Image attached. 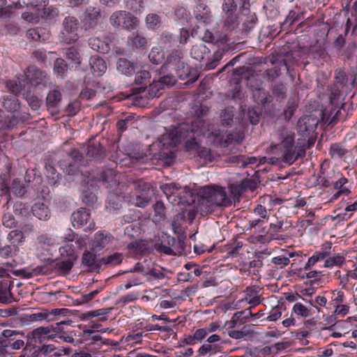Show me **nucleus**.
I'll return each mask as SVG.
<instances>
[{
	"mask_svg": "<svg viewBox=\"0 0 357 357\" xmlns=\"http://www.w3.org/2000/svg\"><path fill=\"white\" fill-rule=\"evenodd\" d=\"M172 185H169V183L165 184L161 187L163 192L165 194L167 199L174 204H185L188 203L190 204L191 202H194L193 199L191 200H188L187 199L188 196H191L192 192L189 190H184L185 195L181 196L180 193H176L174 191H172Z\"/></svg>",
	"mask_w": 357,
	"mask_h": 357,
	"instance_id": "19",
	"label": "nucleus"
},
{
	"mask_svg": "<svg viewBox=\"0 0 357 357\" xmlns=\"http://www.w3.org/2000/svg\"><path fill=\"white\" fill-rule=\"evenodd\" d=\"M209 53V49L204 43L194 45L190 50L192 58L197 61H202Z\"/></svg>",
	"mask_w": 357,
	"mask_h": 357,
	"instance_id": "46",
	"label": "nucleus"
},
{
	"mask_svg": "<svg viewBox=\"0 0 357 357\" xmlns=\"http://www.w3.org/2000/svg\"><path fill=\"white\" fill-rule=\"evenodd\" d=\"M239 6L240 10L243 13L248 12L250 9L249 0H224L222 9L224 14H236V9Z\"/></svg>",
	"mask_w": 357,
	"mask_h": 357,
	"instance_id": "23",
	"label": "nucleus"
},
{
	"mask_svg": "<svg viewBox=\"0 0 357 357\" xmlns=\"http://www.w3.org/2000/svg\"><path fill=\"white\" fill-rule=\"evenodd\" d=\"M85 20L89 23V27L93 28L97 24L98 18L100 16V10L95 7H89L85 11Z\"/></svg>",
	"mask_w": 357,
	"mask_h": 357,
	"instance_id": "47",
	"label": "nucleus"
},
{
	"mask_svg": "<svg viewBox=\"0 0 357 357\" xmlns=\"http://www.w3.org/2000/svg\"><path fill=\"white\" fill-rule=\"evenodd\" d=\"M19 251V248L14 245H6L0 248V257L3 258L12 257Z\"/></svg>",
	"mask_w": 357,
	"mask_h": 357,
	"instance_id": "61",
	"label": "nucleus"
},
{
	"mask_svg": "<svg viewBox=\"0 0 357 357\" xmlns=\"http://www.w3.org/2000/svg\"><path fill=\"white\" fill-rule=\"evenodd\" d=\"M156 221H161L165 218V207L162 202L158 201L153 205Z\"/></svg>",
	"mask_w": 357,
	"mask_h": 357,
	"instance_id": "63",
	"label": "nucleus"
},
{
	"mask_svg": "<svg viewBox=\"0 0 357 357\" xmlns=\"http://www.w3.org/2000/svg\"><path fill=\"white\" fill-rule=\"evenodd\" d=\"M68 65L66 61L62 58H57L54 63V72L58 76L63 77L64 74L67 72Z\"/></svg>",
	"mask_w": 357,
	"mask_h": 357,
	"instance_id": "56",
	"label": "nucleus"
},
{
	"mask_svg": "<svg viewBox=\"0 0 357 357\" xmlns=\"http://www.w3.org/2000/svg\"><path fill=\"white\" fill-rule=\"evenodd\" d=\"M113 241L114 236L110 233L99 231L95 234L91 241L92 250L96 252L100 251L111 245Z\"/></svg>",
	"mask_w": 357,
	"mask_h": 357,
	"instance_id": "21",
	"label": "nucleus"
},
{
	"mask_svg": "<svg viewBox=\"0 0 357 357\" xmlns=\"http://www.w3.org/2000/svg\"><path fill=\"white\" fill-rule=\"evenodd\" d=\"M237 151L238 149L233 144L224 147V149L222 150L223 157L222 160L225 163H230L238 165L241 167H245L248 165L245 158L244 155L240 154L237 155Z\"/></svg>",
	"mask_w": 357,
	"mask_h": 357,
	"instance_id": "17",
	"label": "nucleus"
},
{
	"mask_svg": "<svg viewBox=\"0 0 357 357\" xmlns=\"http://www.w3.org/2000/svg\"><path fill=\"white\" fill-rule=\"evenodd\" d=\"M222 19L223 24L222 31L224 33V36L220 40L222 43H227L231 40V34L238 28V21L236 14H224Z\"/></svg>",
	"mask_w": 357,
	"mask_h": 357,
	"instance_id": "15",
	"label": "nucleus"
},
{
	"mask_svg": "<svg viewBox=\"0 0 357 357\" xmlns=\"http://www.w3.org/2000/svg\"><path fill=\"white\" fill-rule=\"evenodd\" d=\"M278 143L274 145L275 149L282 153L281 160L288 165H291L294 159L293 148L295 144V133L290 129L281 126L277 130Z\"/></svg>",
	"mask_w": 357,
	"mask_h": 357,
	"instance_id": "5",
	"label": "nucleus"
},
{
	"mask_svg": "<svg viewBox=\"0 0 357 357\" xmlns=\"http://www.w3.org/2000/svg\"><path fill=\"white\" fill-rule=\"evenodd\" d=\"M10 191H12L16 197H22L26 192L25 184L19 178H15L13 180L11 185L10 186Z\"/></svg>",
	"mask_w": 357,
	"mask_h": 357,
	"instance_id": "52",
	"label": "nucleus"
},
{
	"mask_svg": "<svg viewBox=\"0 0 357 357\" xmlns=\"http://www.w3.org/2000/svg\"><path fill=\"white\" fill-rule=\"evenodd\" d=\"M6 87L8 90L11 92L15 96L20 93L25 87V82L24 80H9L6 82Z\"/></svg>",
	"mask_w": 357,
	"mask_h": 357,
	"instance_id": "53",
	"label": "nucleus"
},
{
	"mask_svg": "<svg viewBox=\"0 0 357 357\" xmlns=\"http://www.w3.org/2000/svg\"><path fill=\"white\" fill-rule=\"evenodd\" d=\"M173 70L175 72L176 75L180 79L185 80V79H188V80H187L188 83H193L194 82L196 81V79L197 78V75H195V76L192 78L190 77V74H191V70H190V68L189 67V66L188 64L185 63V62L183 63V65H181L180 67L175 68Z\"/></svg>",
	"mask_w": 357,
	"mask_h": 357,
	"instance_id": "41",
	"label": "nucleus"
},
{
	"mask_svg": "<svg viewBox=\"0 0 357 357\" xmlns=\"http://www.w3.org/2000/svg\"><path fill=\"white\" fill-rule=\"evenodd\" d=\"M234 107H227L220 113V120L222 126H231L234 116Z\"/></svg>",
	"mask_w": 357,
	"mask_h": 357,
	"instance_id": "50",
	"label": "nucleus"
},
{
	"mask_svg": "<svg viewBox=\"0 0 357 357\" xmlns=\"http://www.w3.org/2000/svg\"><path fill=\"white\" fill-rule=\"evenodd\" d=\"M128 44L133 48L144 50L149 44V39L139 31L132 33L128 38Z\"/></svg>",
	"mask_w": 357,
	"mask_h": 357,
	"instance_id": "31",
	"label": "nucleus"
},
{
	"mask_svg": "<svg viewBox=\"0 0 357 357\" xmlns=\"http://www.w3.org/2000/svg\"><path fill=\"white\" fill-rule=\"evenodd\" d=\"M205 122L200 118H196L191 122V124L183 123L176 128L170 130L160 138L162 151L160 157L172 158L173 151L172 149L181 143L182 140L186 139L190 135L195 136V134L199 135L203 132Z\"/></svg>",
	"mask_w": 357,
	"mask_h": 357,
	"instance_id": "2",
	"label": "nucleus"
},
{
	"mask_svg": "<svg viewBox=\"0 0 357 357\" xmlns=\"http://www.w3.org/2000/svg\"><path fill=\"white\" fill-rule=\"evenodd\" d=\"M165 58L163 51L160 47H153L149 54V59L153 64H159Z\"/></svg>",
	"mask_w": 357,
	"mask_h": 357,
	"instance_id": "57",
	"label": "nucleus"
},
{
	"mask_svg": "<svg viewBox=\"0 0 357 357\" xmlns=\"http://www.w3.org/2000/svg\"><path fill=\"white\" fill-rule=\"evenodd\" d=\"M154 248L168 255H181L185 253V242L182 237L176 239L170 236H162L161 242L155 243Z\"/></svg>",
	"mask_w": 357,
	"mask_h": 357,
	"instance_id": "7",
	"label": "nucleus"
},
{
	"mask_svg": "<svg viewBox=\"0 0 357 357\" xmlns=\"http://www.w3.org/2000/svg\"><path fill=\"white\" fill-rule=\"evenodd\" d=\"M62 100V94L58 89L50 91L46 98V107L52 116H56L60 114L59 105Z\"/></svg>",
	"mask_w": 357,
	"mask_h": 357,
	"instance_id": "20",
	"label": "nucleus"
},
{
	"mask_svg": "<svg viewBox=\"0 0 357 357\" xmlns=\"http://www.w3.org/2000/svg\"><path fill=\"white\" fill-rule=\"evenodd\" d=\"M63 54L66 58L70 60L77 66H79L82 63V56L79 53V49L75 46L63 48Z\"/></svg>",
	"mask_w": 357,
	"mask_h": 357,
	"instance_id": "44",
	"label": "nucleus"
},
{
	"mask_svg": "<svg viewBox=\"0 0 357 357\" xmlns=\"http://www.w3.org/2000/svg\"><path fill=\"white\" fill-rule=\"evenodd\" d=\"M82 266L84 271L99 273L101 268L100 258L97 259L93 252L86 250L82 257Z\"/></svg>",
	"mask_w": 357,
	"mask_h": 357,
	"instance_id": "18",
	"label": "nucleus"
},
{
	"mask_svg": "<svg viewBox=\"0 0 357 357\" xmlns=\"http://www.w3.org/2000/svg\"><path fill=\"white\" fill-rule=\"evenodd\" d=\"M281 75L280 67L275 66L272 68L266 69L263 73V77L268 82H276L275 79Z\"/></svg>",
	"mask_w": 357,
	"mask_h": 357,
	"instance_id": "55",
	"label": "nucleus"
},
{
	"mask_svg": "<svg viewBox=\"0 0 357 357\" xmlns=\"http://www.w3.org/2000/svg\"><path fill=\"white\" fill-rule=\"evenodd\" d=\"M244 314H234L231 319L225 323V326L228 328H235L241 326L248 321L250 319L257 316L259 314H250L247 316H243Z\"/></svg>",
	"mask_w": 357,
	"mask_h": 357,
	"instance_id": "40",
	"label": "nucleus"
},
{
	"mask_svg": "<svg viewBox=\"0 0 357 357\" xmlns=\"http://www.w3.org/2000/svg\"><path fill=\"white\" fill-rule=\"evenodd\" d=\"M109 21L114 28H122L128 31L135 29L139 24V20L137 17L126 10L114 12L110 15Z\"/></svg>",
	"mask_w": 357,
	"mask_h": 357,
	"instance_id": "8",
	"label": "nucleus"
},
{
	"mask_svg": "<svg viewBox=\"0 0 357 357\" xmlns=\"http://www.w3.org/2000/svg\"><path fill=\"white\" fill-rule=\"evenodd\" d=\"M88 44L93 50L102 54H106L110 50L109 43L99 37H91L88 40Z\"/></svg>",
	"mask_w": 357,
	"mask_h": 357,
	"instance_id": "35",
	"label": "nucleus"
},
{
	"mask_svg": "<svg viewBox=\"0 0 357 357\" xmlns=\"http://www.w3.org/2000/svg\"><path fill=\"white\" fill-rule=\"evenodd\" d=\"M352 79L349 83V78L345 72H344L342 69H337L335 71V81L334 82L338 84V85L343 86H351L352 89L354 87L356 81V74L353 73Z\"/></svg>",
	"mask_w": 357,
	"mask_h": 357,
	"instance_id": "37",
	"label": "nucleus"
},
{
	"mask_svg": "<svg viewBox=\"0 0 357 357\" xmlns=\"http://www.w3.org/2000/svg\"><path fill=\"white\" fill-rule=\"evenodd\" d=\"M195 17L199 22L208 24L212 17L211 12L207 6L201 3L197 7Z\"/></svg>",
	"mask_w": 357,
	"mask_h": 357,
	"instance_id": "43",
	"label": "nucleus"
},
{
	"mask_svg": "<svg viewBox=\"0 0 357 357\" xmlns=\"http://www.w3.org/2000/svg\"><path fill=\"white\" fill-rule=\"evenodd\" d=\"M145 22L149 29H155L160 23V17L155 13H150L146 16Z\"/></svg>",
	"mask_w": 357,
	"mask_h": 357,
	"instance_id": "64",
	"label": "nucleus"
},
{
	"mask_svg": "<svg viewBox=\"0 0 357 357\" xmlns=\"http://www.w3.org/2000/svg\"><path fill=\"white\" fill-rule=\"evenodd\" d=\"M131 187L135 192L130 197V202L137 207L144 208L146 206L155 194L151 184L139 179L134 181Z\"/></svg>",
	"mask_w": 357,
	"mask_h": 357,
	"instance_id": "6",
	"label": "nucleus"
},
{
	"mask_svg": "<svg viewBox=\"0 0 357 357\" xmlns=\"http://www.w3.org/2000/svg\"><path fill=\"white\" fill-rule=\"evenodd\" d=\"M252 97L257 103L261 104L263 106L272 102V98L270 94L263 88L257 87L253 89Z\"/></svg>",
	"mask_w": 357,
	"mask_h": 357,
	"instance_id": "36",
	"label": "nucleus"
},
{
	"mask_svg": "<svg viewBox=\"0 0 357 357\" xmlns=\"http://www.w3.org/2000/svg\"><path fill=\"white\" fill-rule=\"evenodd\" d=\"M272 102L275 100L277 102H282L287 97L288 89L287 84L282 82H273L269 87Z\"/></svg>",
	"mask_w": 357,
	"mask_h": 357,
	"instance_id": "27",
	"label": "nucleus"
},
{
	"mask_svg": "<svg viewBox=\"0 0 357 357\" xmlns=\"http://www.w3.org/2000/svg\"><path fill=\"white\" fill-rule=\"evenodd\" d=\"M33 215L40 220L46 221L50 218L48 207L43 203H36L31 207Z\"/></svg>",
	"mask_w": 357,
	"mask_h": 357,
	"instance_id": "39",
	"label": "nucleus"
},
{
	"mask_svg": "<svg viewBox=\"0 0 357 357\" xmlns=\"http://www.w3.org/2000/svg\"><path fill=\"white\" fill-rule=\"evenodd\" d=\"M79 24V20L76 17H66L62 23L63 29L59 36L61 43L66 45L75 43L78 38L77 31Z\"/></svg>",
	"mask_w": 357,
	"mask_h": 357,
	"instance_id": "10",
	"label": "nucleus"
},
{
	"mask_svg": "<svg viewBox=\"0 0 357 357\" xmlns=\"http://www.w3.org/2000/svg\"><path fill=\"white\" fill-rule=\"evenodd\" d=\"M260 289L258 286L248 287L245 289V301L249 304L257 305L260 303L259 292Z\"/></svg>",
	"mask_w": 357,
	"mask_h": 357,
	"instance_id": "48",
	"label": "nucleus"
},
{
	"mask_svg": "<svg viewBox=\"0 0 357 357\" xmlns=\"http://www.w3.org/2000/svg\"><path fill=\"white\" fill-rule=\"evenodd\" d=\"M351 90V86L338 85L335 82L331 86L330 100L333 108L331 115L326 120L328 125L335 124L337 122L340 110L344 108L345 105L343 101Z\"/></svg>",
	"mask_w": 357,
	"mask_h": 357,
	"instance_id": "4",
	"label": "nucleus"
},
{
	"mask_svg": "<svg viewBox=\"0 0 357 357\" xmlns=\"http://www.w3.org/2000/svg\"><path fill=\"white\" fill-rule=\"evenodd\" d=\"M24 98L33 110L38 109L42 104V100L30 91L24 93Z\"/></svg>",
	"mask_w": 357,
	"mask_h": 357,
	"instance_id": "54",
	"label": "nucleus"
},
{
	"mask_svg": "<svg viewBox=\"0 0 357 357\" xmlns=\"http://www.w3.org/2000/svg\"><path fill=\"white\" fill-rule=\"evenodd\" d=\"M183 54L181 50H174L167 56L165 65L162 66V70L169 68L171 71L175 68H178L183 65Z\"/></svg>",
	"mask_w": 357,
	"mask_h": 357,
	"instance_id": "28",
	"label": "nucleus"
},
{
	"mask_svg": "<svg viewBox=\"0 0 357 357\" xmlns=\"http://www.w3.org/2000/svg\"><path fill=\"white\" fill-rule=\"evenodd\" d=\"M82 199L84 204L90 206H93L98 200L96 193L89 188L84 190L82 192Z\"/></svg>",
	"mask_w": 357,
	"mask_h": 357,
	"instance_id": "60",
	"label": "nucleus"
},
{
	"mask_svg": "<svg viewBox=\"0 0 357 357\" xmlns=\"http://www.w3.org/2000/svg\"><path fill=\"white\" fill-rule=\"evenodd\" d=\"M123 261V255L121 253L115 252L105 257L100 258V264L114 266L120 264Z\"/></svg>",
	"mask_w": 357,
	"mask_h": 357,
	"instance_id": "51",
	"label": "nucleus"
},
{
	"mask_svg": "<svg viewBox=\"0 0 357 357\" xmlns=\"http://www.w3.org/2000/svg\"><path fill=\"white\" fill-rule=\"evenodd\" d=\"M199 155L208 162L216 160L220 157L219 154L215 153L211 149L206 148L201 149L197 151Z\"/></svg>",
	"mask_w": 357,
	"mask_h": 357,
	"instance_id": "62",
	"label": "nucleus"
},
{
	"mask_svg": "<svg viewBox=\"0 0 357 357\" xmlns=\"http://www.w3.org/2000/svg\"><path fill=\"white\" fill-rule=\"evenodd\" d=\"M153 320H159L160 321H163L165 324H151L148 327L147 331H153L158 330L162 331H169L171 330V326H175L176 324L177 319H171L168 317L167 314H161L160 315H158L157 314H153L152 316Z\"/></svg>",
	"mask_w": 357,
	"mask_h": 357,
	"instance_id": "26",
	"label": "nucleus"
},
{
	"mask_svg": "<svg viewBox=\"0 0 357 357\" xmlns=\"http://www.w3.org/2000/svg\"><path fill=\"white\" fill-rule=\"evenodd\" d=\"M24 75L27 82L39 89L46 87L50 81L47 73L33 65L26 68Z\"/></svg>",
	"mask_w": 357,
	"mask_h": 357,
	"instance_id": "11",
	"label": "nucleus"
},
{
	"mask_svg": "<svg viewBox=\"0 0 357 357\" xmlns=\"http://www.w3.org/2000/svg\"><path fill=\"white\" fill-rule=\"evenodd\" d=\"M0 102L8 112H15L20 107V102L14 95H5L0 99Z\"/></svg>",
	"mask_w": 357,
	"mask_h": 357,
	"instance_id": "33",
	"label": "nucleus"
},
{
	"mask_svg": "<svg viewBox=\"0 0 357 357\" xmlns=\"http://www.w3.org/2000/svg\"><path fill=\"white\" fill-rule=\"evenodd\" d=\"M60 251L62 256H64V252H66L68 259L56 262L55 268L59 271V273L66 275L68 274L72 269L75 261L77 260V255L75 250L71 248V246L68 244L61 248Z\"/></svg>",
	"mask_w": 357,
	"mask_h": 357,
	"instance_id": "12",
	"label": "nucleus"
},
{
	"mask_svg": "<svg viewBox=\"0 0 357 357\" xmlns=\"http://www.w3.org/2000/svg\"><path fill=\"white\" fill-rule=\"evenodd\" d=\"M148 84L149 86H146V91L136 96L135 100V105L145 107L150 99L160 96V91L162 89V84L158 82V81H153L152 83L149 82Z\"/></svg>",
	"mask_w": 357,
	"mask_h": 357,
	"instance_id": "14",
	"label": "nucleus"
},
{
	"mask_svg": "<svg viewBox=\"0 0 357 357\" xmlns=\"http://www.w3.org/2000/svg\"><path fill=\"white\" fill-rule=\"evenodd\" d=\"M325 112L320 109L309 115L302 116L298 121V132L303 137H307L315 131L321 121L325 119Z\"/></svg>",
	"mask_w": 357,
	"mask_h": 357,
	"instance_id": "9",
	"label": "nucleus"
},
{
	"mask_svg": "<svg viewBox=\"0 0 357 357\" xmlns=\"http://www.w3.org/2000/svg\"><path fill=\"white\" fill-rule=\"evenodd\" d=\"M151 74L148 70H140L135 74L134 84L132 88L133 94L138 96L146 91V86L150 82Z\"/></svg>",
	"mask_w": 357,
	"mask_h": 357,
	"instance_id": "22",
	"label": "nucleus"
},
{
	"mask_svg": "<svg viewBox=\"0 0 357 357\" xmlns=\"http://www.w3.org/2000/svg\"><path fill=\"white\" fill-rule=\"evenodd\" d=\"M198 195L201 209L206 213H211L217 207H225L231 203L225 188L220 186H204L199 190Z\"/></svg>",
	"mask_w": 357,
	"mask_h": 357,
	"instance_id": "3",
	"label": "nucleus"
},
{
	"mask_svg": "<svg viewBox=\"0 0 357 357\" xmlns=\"http://www.w3.org/2000/svg\"><path fill=\"white\" fill-rule=\"evenodd\" d=\"M7 240L10 242V245H14L19 248V245L24 242L25 236L20 230L14 229L8 233Z\"/></svg>",
	"mask_w": 357,
	"mask_h": 357,
	"instance_id": "49",
	"label": "nucleus"
},
{
	"mask_svg": "<svg viewBox=\"0 0 357 357\" xmlns=\"http://www.w3.org/2000/svg\"><path fill=\"white\" fill-rule=\"evenodd\" d=\"M21 121H23V120L18 115L15 114H6L3 112L1 117L0 130H11L15 128Z\"/></svg>",
	"mask_w": 357,
	"mask_h": 357,
	"instance_id": "30",
	"label": "nucleus"
},
{
	"mask_svg": "<svg viewBox=\"0 0 357 357\" xmlns=\"http://www.w3.org/2000/svg\"><path fill=\"white\" fill-rule=\"evenodd\" d=\"M221 347L218 344H204L198 350V353L200 356H209L215 354L218 351H220Z\"/></svg>",
	"mask_w": 357,
	"mask_h": 357,
	"instance_id": "58",
	"label": "nucleus"
},
{
	"mask_svg": "<svg viewBox=\"0 0 357 357\" xmlns=\"http://www.w3.org/2000/svg\"><path fill=\"white\" fill-rule=\"evenodd\" d=\"M228 335L230 337L236 340L244 339L245 340H248L253 337L255 333L250 325H245L243 326L241 330H232L229 331Z\"/></svg>",
	"mask_w": 357,
	"mask_h": 357,
	"instance_id": "34",
	"label": "nucleus"
},
{
	"mask_svg": "<svg viewBox=\"0 0 357 357\" xmlns=\"http://www.w3.org/2000/svg\"><path fill=\"white\" fill-rule=\"evenodd\" d=\"M205 122L200 118H196L191 122V124L183 123L176 128L170 130L160 138L162 151L160 157L172 158L173 151L172 149L181 143L182 140L186 139L190 135L195 136V134L199 135L203 132Z\"/></svg>",
	"mask_w": 357,
	"mask_h": 357,
	"instance_id": "1",
	"label": "nucleus"
},
{
	"mask_svg": "<svg viewBox=\"0 0 357 357\" xmlns=\"http://www.w3.org/2000/svg\"><path fill=\"white\" fill-rule=\"evenodd\" d=\"M84 153L86 157L95 161L102 160L106 155L103 146L96 141L89 142L84 149Z\"/></svg>",
	"mask_w": 357,
	"mask_h": 357,
	"instance_id": "24",
	"label": "nucleus"
},
{
	"mask_svg": "<svg viewBox=\"0 0 357 357\" xmlns=\"http://www.w3.org/2000/svg\"><path fill=\"white\" fill-rule=\"evenodd\" d=\"M59 333H61V329L56 328L54 324L45 327L40 326L31 332V338L40 344L45 340L54 339Z\"/></svg>",
	"mask_w": 357,
	"mask_h": 357,
	"instance_id": "16",
	"label": "nucleus"
},
{
	"mask_svg": "<svg viewBox=\"0 0 357 357\" xmlns=\"http://www.w3.org/2000/svg\"><path fill=\"white\" fill-rule=\"evenodd\" d=\"M71 222L74 227L87 225L85 231L95 229V222L91 220L90 211L85 208H79L71 215Z\"/></svg>",
	"mask_w": 357,
	"mask_h": 357,
	"instance_id": "13",
	"label": "nucleus"
},
{
	"mask_svg": "<svg viewBox=\"0 0 357 357\" xmlns=\"http://www.w3.org/2000/svg\"><path fill=\"white\" fill-rule=\"evenodd\" d=\"M116 69L121 73L130 76L135 73V66L134 63L127 59L120 58L116 63Z\"/></svg>",
	"mask_w": 357,
	"mask_h": 357,
	"instance_id": "42",
	"label": "nucleus"
},
{
	"mask_svg": "<svg viewBox=\"0 0 357 357\" xmlns=\"http://www.w3.org/2000/svg\"><path fill=\"white\" fill-rule=\"evenodd\" d=\"M348 151L340 144H333L330 147V155L332 158H341L347 153Z\"/></svg>",
	"mask_w": 357,
	"mask_h": 357,
	"instance_id": "59",
	"label": "nucleus"
},
{
	"mask_svg": "<svg viewBox=\"0 0 357 357\" xmlns=\"http://www.w3.org/2000/svg\"><path fill=\"white\" fill-rule=\"evenodd\" d=\"M90 65L93 73L96 76L102 75L107 70L105 61L100 56H92L90 59Z\"/></svg>",
	"mask_w": 357,
	"mask_h": 357,
	"instance_id": "38",
	"label": "nucleus"
},
{
	"mask_svg": "<svg viewBox=\"0 0 357 357\" xmlns=\"http://www.w3.org/2000/svg\"><path fill=\"white\" fill-rule=\"evenodd\" d=\"M45 175L52 183H55L60 178V174L57 172L54 162L51 159H46L45 162Z\"/></svg>",
	"mask_w": 357,
	"mask_h": 357,
	"instance_id": "45",
	"label": "nucleus"
},
{
	"mask_svg": "<svg viewBox=\"0 0 357 357\" xmlns=\"http://www.w3.org/2000/svg\"><path fill=\"white\" fill-rule=\"evenodd\" d=\"M100 181L106 185V187L109 190L115 189L120 187V183H117L115 178V172L112 169H107L103 170L98 178Z\"/></svg>",
	"mask_w": 357,
	"mask_h": 357,
	"instance_id": "32",
	"label": "nucleus"
},
{
	"mask_svg": "<svg viewBox=\"0 0 357 357\" xmlns=\"http://www.w3.org/2000/svg\"><path fill=\"white\" fill-rule=\"evenodd\" d=\"M154 244L151 240H139L130 243L128 248L136 253L146 254L151 252L155 248Z\"/></svg>",
	"mask_w": 357,
	"mask_h": 357,
	"instance_id": "29",
	"label": "nucleus"
},
{
	"mask_svg": "<svg viewBox=\"0 0 357 357\" xmlns=\"http://www.w3.org/2000/svg\"><path fill=\"white\" fill-rule=\"evenodd\" d=\"M124 195L121 192L120 187L109 190V196L107 197V208L109 211H115L120 209L124 201Z\"/></svg>",
	"mask_w": 357,
	"mask_h": 357,
	"instance_id": "25",
	"label": "nucleus"
}]
</instances>
